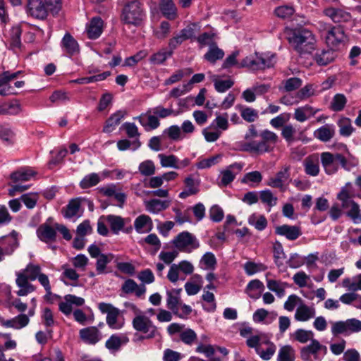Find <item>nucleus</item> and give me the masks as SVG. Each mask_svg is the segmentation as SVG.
<instances>
[{
	"label": "nucleus",
	"instance_id": "6",
	"mask_svg": "<svg viewBox=\"0 0 361 361\" xmlns=\"http://www.w3.org/2000/svg\"><path fill=\"white\" fill-rule=\"evenodd\" d=\"M275 63V55L264 57L257 54L255 58L245 57L242 60L240 65L243 67H247L252 70H262L273 67Z\"/></svg>",
	"mask_w": 361,
	"mask_h": 361
},
{
	"label": "nucleus",
	"instance_id": "41",
	"mask_svg": "<svg viewBox=\"0 0 361 361\" xmlns=\"http://www.w3.org/2000/svg\"><path fill=\"white\" fill-rule=\"evenodd\" d=\"M248 223L258 231H263L267 226V220L264 215L252 214L248 218Z\"/></svg>",
	"mask_w": 361,
	"mask_h": 361
},
{
	"label": "nucleus",
	"instance_id": "51",
	"mask_svg": "<svg viewBox=\"0 0 361 361\" xmlns=\"http://www.w3.org/2000/svg\"><path fill=\"white\" fill-rule=\"evenodd\" d=\"M283 89L285 92H292L298 90L302 85V80L297 77L290 78L282 82Z\"/></svg>",
	"mask_w": 361,
	"mask_h": 361
},
{
	"label": "nucleus",
	"instance_id": "24",
	"mask_svg": "<svg viewBox=\"0 0 361 361\" xmlns=\"http://www.w3.org/2000/svg\"><path fill=\"white\" fill-rule=\"evenodd\" d=\"M182 288H173L171 290H167L166 292V305L167 307L171 310L173 314H177L178 310V305L180 304V292Z\"/></svg>",
	"mask_w": 361,
	"mask_h": 361
},
{
	"label": "nucleus",
	"instance_id": "43",
	"mask_svg": "<svg viewBox=\"0 0 361 361\" xmlns=\"http://www.w3.org/2000/svg\"><path fill=\"white\" fill-rule=\"evenodd\" d=\"M101 179L96 173H91L86 175L80 182L79 185L82 189H87L97 185Z\"/></svg>",
	"mask_w": 361,
	"mask_h": 361
},
{
	"label": "nucleus",
	"instance_id": "22",
	"mask_svg": "<svg viewBox=\"0 0 361 361\" xmlns=\"http://www.w3.org/2000/svg\"><path fill=\"white\" fill-rule=\"evenodd\" d=\"M121 291L126 294L135 293V296L140 298L146 292V287L144 284L138 285L133 279H128L122 284Z\"/></svg>",
	"mask_w": 361,
	"mask_h": 361
},
{
	"label": "nucleus",
	"instance_id": "44",
	"mask_svg": "<svg viewBox=\"0 0 361 361\" xmlns=\"http://www.w3.org/2000/svg\"><path fill=\"white\" fill-rule=\"evenodd\" d=\"M274 259L276 265L280 268L283 265V260L286 258L282 244L276 241L273 245Z\"/></svg>",
	"mask_w": 361,
	"mask_h": 361
},
{
	"label": "nucleus",
	"instance_id": "46",
	"mask_svg": "<svg viewBox=\"0 0 361 361\" xmlns=\"http://www.w3.org/2000/svg\"><path fill=\"white\" fill-rule=\"evenodd\" d=\"M114 257L113 254H102L98 257L96 263V271L98 274L105 273V269L108 263H109Z\"/></svg>",
	"mask_w": 361,
	"mask_h": 361
},
{
	"label": "nucleus",
	"instance_id": "50",
	"mask_svg": "<svg viewBox=\"0 0 361 361\" xmlns=\"http://www.w3.org/2000/svg\"><path fill=\"white\" fill-rule=\"evenodd\" d=\"M295 340L301 343H306L309 341L314 340V333L312 331H307L302 329H297L293 334Z\"/></svg>",
	"mask_w": 361,
	"mask_h": 361
},
{
	"label": "nucleus",
	"instance_id": "37",
	"mask_svg": "<svg viewBox=\"0 0 361 361\" xmlns=\"http://www.w3.org/2000/svg\"><path fill=\"white\" fill-rule=\"evenodd\" d=\"M172 54V50L164 48L152 54L149 58V61L154 65H160L164 63Z\"/></svg>",
	"mask_w": 361,
	"mask_h": 361
},
{
	"label": "nucleus",
	"instance_id": "49",
	"mask_svg": "<svg viewBox=\"0 0 361 361\" xmlns=\"http://www.w3.org/2000/svg\"><path fill=\"white\" fill-rule=\"evenodd\" d=\"M295 359V352L290 345H284L281 347L278 354V361H293Z\"/></svg>",
	"mask_w": 361,
	"mask_h": 361
},
{
	"label": "nucleus",
	"instance_id": "54",
	"mask_svg": "<svg viewBox=\"0 0 361 361\" xmlns=\"http://www.w3.org/2000/svg\"><path fill=\"white\" fill-rule=\"evenodd\" d=\"M21 28L20 26L13 27L11 30V47L13 49H20L21 47V42H20V36H21Z\"/></svg>",
	"mask_w": 361,
	"mask_h": 361
},
{
	"label": "nucleus",
	"instance_id": "38",
	"mask_svg": "<svg viewBox=\"0 0 361 361\" xmlns=\"http://www.w3.org/2000/svg\"><path fill=\"white\" fill-rule=\"evenodd\" d=\"M224 56V51L218 47L217 44L209 47L207 52L204 54L205 60L211 63H215L217 60L222 59Z\"/></svg>",
	"mask_w": 361,
	"mask_h": 361
},
{
	"label": "nucleus",
	"instance_id": "39",
	"mask_svg": "<svg viewBox=\"0 0 361 361\" xmlns=\"http://www.w3.org/2000/svg\"><path fill=\"white\" fill-rule=\"evenodd\" d=\"M216 34L213 32H205L200 34L197 37L196 41L200 45V47L208 46L209 47L216 44L215 41Z\"/></svg>",
	"mask_w": 361,
	"mask_h": 361
},
{
	"label": "nucleus",
	"instance_id": "19",
	"mask_svg": "<svg viewBox=\"0 0 361 361\" xmlns=\"http://www.w3.org/2000/svg\"><path fill=\"white\" fill-rule=\"evenodd\" d=\"M183 183L185 188L178 195L180 199H185L199 192L200 181L197 179H195L192 175L187 176L184 179Z\"/></svg>",
	"mask_w": 361,
	"mask_h": 361
},
{
	"label": "nucleus",
	"instance_id": "27",
	"mask_svg": "<svg viewBox=\"0 0 361 361\" xmlns=\"http://www.w3.org/2000/svg\"><path fill=\"white\" fill-rule=\"evenodd\" d=\"M319 109H315L312 106L306 104L303 106L295 109L294 118L299 122H304L312 116H314Z\"/></svg>",
	"mask_w": 361,
	"mask_h": 361
},
{
	"label": "nucleus",
	"instance_id": "21",
	"mask_svg": "<svg viewBox=\"0 0 361 361\" xmlns=\"http://www.w3.org/2000/svg\"><path fill=\"white\" fill-rule=\"evenodd\" d=\"M324 13L334 23H346L349 22L352 18V16L349 12L338 8H326L324 10Z\"/></svg>",
	"mask_w": 361,
	"mask_h": 361
},
{
	"label": "nucleus",
	"instance_id": "20",
	"mask_svg": "<svg viewBox=\"0 0 361 361\" xmlns=\"http://www.w3.org/2000/svg\"><path fill=\"white\" fill-rule=\"evenodd\" d=\"M336 57V50L329 47L327 49L317 51L313 59L317 65L324 66L333 62Z\"/></svg>",
	"mask_w": 361,
	"mask_h": 361
},
{
	"label": "nucleus",
	"instance_id": "40",
	"mask_svg": "<svg viewBox=\"0 0 361 361\" xmlns=\"http://www.w3.org/2000/svg\"><path fill=\"white\" fill-rule=\"evenodd\" d=\"M339 133L341 136L349 137L355 131L351 120L349 118L343 117L338 121Z\"/></svg>",
	"mask_w": 361,
	"mask_h": 361
},
{
	"label": "nucleus",
	"instance_id": "10",
	"mask_svg": "<svg viewBox=\"0 0 361 361\" xmlns=\"http://www.w3.org/2000/svg\"><path fill=\"white\" fill-rule=\"evenodd\" d=\"M81 341L88 345H95L102 338V334L96 326H88L81 329L79 331Z\"/></svg>",
	"mask_w": 361,
	"mask_h": 361
},
{
	"label": "nucleus",
	"instance_id": "63",
	"mask_svg": "<svg viewBox=\"0 0 361 361\" xmlns=\"http://www.w3.org/2000/svg\"><path fill=\"white\" fill-rule=\"evenodd\" d=\"M158 157L160 159V164L162 167H171L176 169V165L178 162V157L174 154L165 155L159 154Z\"/></svg>",
	"mask_w": 361,
	"mask_h": 361
},
{
	"label": "nucleus",
	"instance_id": "57",
	"mask_svg": "<svg viewBox=\"0 0 361 361\" xmlns=\"http://www.w3.org/2000/svg\"><path fill=\"white\" fill-rule=\"evenodd\" d=\"M245 273L249 275H253L257 272L263 271L267 269V267L262 263H255L253 262H247L244 264Z\"/></svg>",
	"mask_w": 361,
	"mask_h": 361
},
{
	"label": "nucleus",
	"instance_id": "15",
	"mask_svg": "<svg viewBox=\"0 0 361 361\" xmlns=\"http://www.w3.org/2000/svg\"><path fill=\"white\" fill-rule=\"evenodd\" d=\"M244 164L243 163L235 162L221 172V185L226 186L233 181L237 174L243 169Z\"/></svg>",
	"mask_w": 361,
	"mask_h": 361
},
{
	"label": "nucleus",
	"instance_id": "4",
	"mask_svg": "<svg viewBox=\"0 0 361 361\" xmlns=\"http://www.w3.org/2000/svg\"><path fill=\"white\" fill-rule=\"evenodd\" d=\"M324 38L327 46L335 50L344 47L348 41L343 27L341 25H324Z\"/></svg>",
	"mask_w": 361,
	"mask_h": 361
},
{
	"label": "nucleus",
	"instance_id": "34",
	"mask_svg": "<svg viewBox=\"0 0 361 361\" xmlns=\"http://www.w3.org/2000/svg\"><path fill=\"white\" fill-rule=\"evenodd\" d=\"M146 209L148 212L157 214L161 211L165 210L169 207V201L160 200L159 199H152L145 203Z\"/></svg>",
	"mask_w": 361,
	"mask_h": 361
},
{
	"label": "nucleus",
	"instance_id": "62",
	"mask_svg": "<svg viewBox=\"0 0 361 361\" xmlns=\"http://www.w3.org/2000/svg\"><path fill=\"white\" fill-rule=\"evenodd\" d=\"M347 102L345 97L342 94H336L331 102V109L334 111H342Z\"/></svg>",
	"mask_w": 361,
	"mask_h": 361
},
{
	"label": "nucleus",
	"instance_id": "52",
	"mask_svg": "<svg viewBox=\"0 0 361 361\" xmlns=\"http://www.w3.org/2000/svg\"><path fill=\"white\" fill-rule=\"evenodd\" d=\"M138 170L141 175L151 176L155 173L156 168L152 160H145L140 164Z\"/></svg>",
	"mask_w": 361,
	"mask_h": 361
},
{
	"label": "nucleus",
	"instance_id": "14",
	"mask_svg": "<svg viewBox=\"0 0 361 361\" xmlns=\"http://www.w3.org/2000/svg\"><path fill=\"white\" fill-rule=\"evenodd\" d=\"M300 357L304 361H321L322 357L319 355L318 341L312 340V342L300 349Z\"/></svg>",
	"mask_w": 361,
	"mask_h": 361
},
{
	"label": "nucleus",
	"instance_id": "60",
	"mask_svg": "<svg viewBox=\"0 0 361 361\" xmlns=\"http://www.w3.org/2000/svg\"><path fill=\"white\" fill-rule=\"evenodd\" d=\"M240 116L247 122L252 123L259 118L258 111L250 107H241Z\"/></svg>",
	"mask_w": 361,
	"mask_h": 361
},
{
	"label": "nucleus",
	"instance_id": "56",
	"mask_svg": "<svg viewBox=\"0 0 361 361\" xmlns=\"http://www.w3.org/2000/svg\"><path fill=\"white\" fill-rule=\"evenodd\" d=\"M305 173L312 176H316L319 173V166L318 160H313L311 158H307L305 162Z\"/></svg>",
	"mask_w": 361,
	"mask_h": 361
},
{
	"label": "nucleus",
	"instance_id": "5",
	"mask_svg": "<svg viewBox=\"0 0 361 361\" xmlns=\"http://www.w3.org/2000/svg\"><path fill=\"white\" fill-rule=\"evenodd\" d=\"M172 243L179 251L184 252H191L200 247L197 238L188 231L178 233Z\"/></svg>",
	"mask_w": 361,
	"mask_h": 361
},
{
	"label": "nucleus",
	"instance_id": "48",
	"mask_svg": "<svg viewBox=\"0 0 361 361\" xmlns=\"http://www.w3.org/2000/svg\"><path fill=\"white\" fill-rule=\"evenodd\" d=\"M40 271L41 267L39 265L30 263L24 269V276L26 277V279L35 281L41 274Z\"/></svg>",
	"mask_w": 361,
	"mask_h": 361
},
{
	"label": "nucleus",
	"instance_id": "32",
	"mask_svg": "<svg viewBox=\"0 0 361 361\" xmlns=\"http://www.w3.org/2000/svg\"><path fill=\"white\" fill-rule=\"evenodd\" d=\"M80 201L78 198L72 199L69 201L66 207L61 210L63 217L66 219H71L78 215L80 209Z\"/></svg>",
	"mask_w": 361,
	"mask_h": 361
},
{
	"label": "nucleus",
	"instance_id": "8",
	"mask_svg": "<svg viewBox=\"0 0 361 361\" xmlns=\"http://www.w3.org/2000/svg\"><path fill=\"white\" fill-rule=\"evenodd\" d=\"M98 309L102 313H106V323L111 329H117L121 326L117 323L118 317L119 315V310L110 303L99 302Z\"/></svg>",
	"mask_w": 361,
	"mask_h": 361
},
{
	"label": "nucleus",
	"instance_id": "35",
	"mask_svg": "<svg viewBox=\"0 0 361 361\" xmlns=\"http://www.w3.org/2000/svg\"><path fill=\"white\" fill-rule=\"evenodd\" d=\"M267 286L271 291L274 292L279 298H282L285 295V289L288 287L289 285L286 282L268 279L267 281Z\"/></svg>",
	"mask_w": 361,
	"mask_h": 361
},
{
	"label": "nucleus",
	"instance_id": "33",
	"mask_svg": "<svg viewBox=\"0 0 361 361\" xmlns=\"http://www.w3.org/2000/svg\"><path fill=\"white\" fill-rule=\"evenodd\" d=\"M315 316V310L305 305L299 306L295 312V318L298 321L305 322Z\"/></svg>",
	"mask_w": 361,
	"mask_h": 361
},
{
	"label": "nucleus",
	"instance_id": "29",
	"mask_svg": "<svg viewBox=\"0 0 361 361\" xmlns=\"http://www.w3.org/2000/svg\"><path fill=\"white\" fill-rule=\"evenodd\" d=\"M125 115L126 112L121 110L117 111L114 114H111L105 122V125L103 128V132L106 133L112 132L121 123Z\"/></svg>",
	"mask_w": 361,
	"mask_h": 361
},
{
	"label": "nucleus",
	"instance_id": "59",
	"mask_svg": "<svg viewBox=\"0 0 361 361\" xmlns=\"http://www.w3.org/2000/svg\"><path fill=\"white\" fill-rule=\"evenodd\" d=\"M314 94V90L313 88V85L312 84H307L302 88H301L295 95V98L297 100L295 101V103L299 102L300 101L305 100L306 99H308L311 96Z\"/></svg>",
	"mask_w": 361,
	"mask_h": 361
},
{
	"label": "nucleus",
	"instance_id": "17",
	"mask_svg": "<svg viewBox=\"0 0 361 361\" xmlns=\"http://www.w3.org/2000/svg\"><path fill=\"white\" fill-rule=\"evenodd\" d=\"M104 29V21L99 17H93L86 25L87 37L90 39L99 38Z\"/></svg>",
	"mask_w": 361,
	"mask_h": 361
},
{
	"label": "nucleus",
	"instance_id": "42",
	"mask_svg": "<svg viewBox=\"0 0 361 361\" xmlns=\"http://www.w3.org/2000/svg\"><path fill=\"white\" fill-rule=\"evenodd\" d=\"M128 341L126 337H120L116 334L112 335L105 343V346L110 350H118L122 344L126 343Z\"/></svg>",
	"mask_w": 361,
	"mask_h": 361
},
{
	"label": "nucleus",
	"instance_id": "16",
	"mask_svg": "<svg viewBox=\"0 0 361 361\" xmlns=\"http://www.w3.org/2000/svg\"><path fill=\"white\" fill-rule=\"evenodd\" d=\"M20 72L9 73V72H4L0 75V94L2 96H7L10 94H17L14 90V87L11 85V82L16 78V75Z\"/></svg>",
	"mask_w": 361,
	"mask_h": 361
},
{
	"label": "nucleus",
	"instance_id": "31",
	"mask_svg": "<svg viewBox=\"0 0 361 361\" xmlns=\"http://www.w3.org/2000/svg\"><path fill=\"white\" fill-rule=\"evenodd\" d=\"M11 188L8 190L10 196H15L17 192H23V172L18 171L11 175Z\"/></svg>",
	"mask_w": 361,
	"mask_h": 361
},
{
	"label": "nucleus",
	"instance_id": "18",
	"mask_svg": "<svg viewBox=\"0 0 361 361\" xmlns=\"http://www.w3.org/2000/svg\"><path fill=\"white\" fill-rule=\"evenodd\" d=\"M289 170V166H284L276 173L274 177L269 178L267 185L271 188H279L283 192L285 190L284 182L290 178Z\"/></svg>",
	"mask_w": 361,
	"mask_h": 361
},
{
	"label": "nucleus",
	"instance_id": "53",
	"mask_svg": "<svg viewBox=\"0 0 361 361\" xmlns=\"http://www.w3.org/2000/svg\"><path fill=\"white\" fill-rule=\"evenodd\" d=\"M141 146L139 139L130 141L127 139L120 140L117 142V147L120 151L128 149L130 147L133 151L137 150Z\"/></svg>",
	"mask_w": 361,
	"mask_h": 361
},
{
	"label": "nucleus",
	"instance_id": "61",
	"mask_svg": "<svg viewBox=\"0 0 361 361\" xmlns=\"http://www.w3.org/2000/svg\"><path fill=\"white\" fill-rule=\"evenodd\" d=\"M0 138L8 145L13 142L14 133L8 125L0 126Z\"/></svg>",
	"mask_w": 361,
	"mask_h": 361
},
{
	"label": "nucleus",
	"instance_id": "28",
	"mask_svg": "<svg viewBox=\"0 0 361 361\" xmlns=\"http://www.w3.org/2000/svg\"><path fill=\"white\" fill-rule=\"evenodd\" d=\"M314 135L320 141L329 142L335 135V128L333 125L326 124L316 130Z\"/></svg>",
	"mask_w": 361,
	"mask_h": 361
},
{
	"label": "nucleus",
	"instance_id": "1",
	"mask_svg": "<svg viewBox=\"0 0 361 361\" xmlns=\"http://www.w3.org/2000/svg\"><path fill=\"white\" fill-rule=\"evenodd\" d=\"M288 40L293 49L300 55L312 54L316 49L315 35L311 30L303 27L291 29Z\"/></svg>",
	"mask_w": 361,
	"mask_h": 361
},
{
	"label": "nucleus",
	"instance_id": "9",
	"mask_svg": "<svg viewBox=\"0 0 361 361\" xmlns=\"http://www.w3.org/2000/svg\"><path fill=\"white\" fill-rule=\"evenodd\" d=\"M63 51L69 57L80 54V46L77 40L69 32H66L61 41Z\"/></svg>",
	"mask_w": 361,
	"mask_h": 361
},
{
	"label": "nucleus",
	"instance_id": "30",
	"mask_svg": "<svg viewBox=\"0 0 361 361\" xmlns=\"http://www.w3.org/2000/svg\"><path fill=\"white\" fill-rule=\"evenodd\" d=\"M277 317V313L275 312H269L264 308L257 309L253 314V321L256 323L264 322L269 324L274 321Z\"/></svg>",
	"mask_w": 361,
	"mask_h": 361
},
{
	"label": "nucleus",
	"instance_id": "23",
	"mask_svg": "<svg viewBox=\"0 0 361 361\" xmlns=\"http://www.w3.org/2000/svg\"><path fill=\"white\" fill-rule=\"evenodd\" d=\"M105 219L111 232L115 235H118L123 229L126 222L130 221L129 219H124L121 216L113 214L106 215Z\"/></svg>",
	"mask_w": 361,
	"mask_h": 361
},
{
	"label": "nucleus",
	"instance_id": "12",
	"mask_svg": "<svg viewBox=\"0 0 361 361\" xmlns=\"http://www.w3.org/2000/svg\"><path fill=\"white\" fill-rule=\"evenodd\" d=\"M276 235L285 237L288 240H295L302 235L301 228L299 226L283 224L275 227Z\"/></svg>",
	"mask_w": 361,
	"mask_h": 361
},
{
	"label": "nucleus",
	"instance_id": "26",
	"mask_svg": "<svg viewBox=\"0 0 361 361\" xmlns=\"http://www.w3.org/2000/svg\"><path fill=\"white\" fill-rule=\"evenodd\" d=\"M135 231L139 233H146L152 229V219L145 214L138 216L134 221Z\"/></svg>",
	"mask_w": 361,
	"mask_h": 361
},
{
	"label": "nucleus",
	"instance_id": "45",
	"mask_svg": "<svg viewBox=\"0 0 361 361\" xmlns=\"http://www.w3.org/2000/svg\"><path fill=\"white\" fill-rule=\"evenodd\" d=\"M200 31V25L198 23H190L180 32L186 39H195L196 35Z\"/></svg>",
	"mask_w": 361,
	"mask_h": 361
},
{
	"label": "nucleus",
	"instance_id": "58",
	"mask_svg": "<svg viewBox=\"0 0 361 361\" xmlns=\"http://www.w3.org/2000/svg\"><path fill=\"white\" fill-rule=\"evenodd\" d=\"M0 323L5 327L21 329L23 327V313L21 312L16 317L8 320L0 317Z\"/></svg>",
	"mask_w": 361,
	"mask_h": 361
},
{
	"label": "nucleus",
	"instance_id": "2",
	"mask_svg": "<svg viewBox=\"0 0 361 361\" xmlns=\"http://www.w3.org/2000/svg\"><path fill=\"white\" fill-rule=\"evenodd\" d=\"M320 159L322 166L328 175L336 173L338 171L339 166L349 171L358 164L357 159L355 158L348 159L341 153L324 152L321 153Z\"/></svg>",
	"mask_w": 361,
	"mask_h": 361
},
{
	"label": "nucleus",
	"instance_id": "55",
	"mask_svg": "<svg viewBox=\"0 0 361 361\" xmlns=\"http://www.w3.org/2000/svg\"><path fill=\"white\" fill-rule=\"evenodd\" d=\"M295 13V8L292 6L283 5L278 6L274 10V14L282 19L290 18Z\"/></svg>",
	"mask_w": 361,
	"mask_h": 361
},
{
	"label": "nucleus",
	"instance_id": "64",
	"mask_svg": "<svg viewBox=\"0 0 361 361\" xmlns=\"http://www.w3.org/2000/svg\"><path fill=\"white\" fill-rule=\"evenodd\" d=\"M295 133L296 130L291 124L285 125L282 128L281 135L288 144H291L296 140Z\"/></svg>",
	"mask_w": 361,
	"mask_h": 361
},
{
	"label": "nucleus",
	"instance_id": "7",
	"mask_svg": "<svg viewBox=\"0 0 361 361\" xmlns=\"http://www.w3.org/2000/svg\"><path fill=\"white\" fill-rule=\"evenodd\" d=\"M53 219L49 217L47 221L41 224L37 229V237L46 243L55 242L56 240V229L54 224L51 226Z\"/></svg>",
	"mask_w": 361,
	"mask_h": 361
},
{
	"label": "nucleus",
	"instance_id": "11",
	"mask_svg": "<svg viewBox=\"0 0 361 361\" xmlns=\"http://www.w3.org/2000/svg\"><path fill=\"white\" fill-rule=\"evenodd\" d=\"M26 13L37 19L43 20L47 17V10L42 0H27Z\"/></svg>",
	"mask_w": 361,
	"mask_h": 361
},
{
	"label": "nucleus",
	"instance_id": "13",
	"mask_svg": "<svg viewBox=\"0 0 361 361\" xmlns=\"http://www.w3.org/2000/svg\"><path fill=\"white\" fill-rule=\"evenodd\" d=\"M18 246L17 233L13 231L11 235L5 236L0 240V261L4 255H10Z\"/></svg>",
	"mask_w": 361,
	"mask_h": 361
},
{
	"label": "nucleus",
	"instance_id": "3",
	"mask_svg": "<svg viewBox=\"0 0 361 361\" xmlns=\"http://www.w3.org/2000/svg\"><path fill=\"white\" fill-rule=\"evenodd\" d=\"M145 16V9L140 1L132 0L124 4L121 19L125 24L139 26L142 23Z\"/></svg>",
	"mask_w": 361,
	"mask_h": 361
},
{
	"label": "nucleus",
	"instance_id": "47",
	"mask_svg": "<svg viewBox=\"0 0 361 361\" xmlns=\"http://www.w3.org/2000/svg\"><path fill=\"white\" fill-rule=\"evenodd\" d=\"M20 111V105L17 101L0 105V115L16 114Z\"/></svg>",
	"mask_w": 361,
	"mask_h": 361
},
{
	"label": "nucleus",
	"instance_id": "25",
	"mask_svg": "<svg viewBox=\"0 0 361 361\" xmlns=\"http://www.w3.org/2000/svg\"><path fill=\"white\" fill-rule=\"evenodd\" d=\"M159 9L168 20H173L178 16L177 8L172 0H159Z\"/></svg>",
	"mask_w": 361,
	"mask_h": 361
},
{
	"label": "nucleus",
	"instance_id": "36",
	"mask_svg": "<svg viewBox=\"0 0 361 361\" xmlns=\"http://www.w3.org/2000/svg\"><path fill=\"white\" fill-rule=\"evenodd\" d=\"M262 343L263 345H267L266 349H264L262 345L259 349H257L256 353L259 355V357L262 360H269L272 357V356L275 353L276 346L274 343L271 342L268 339H265L264 341H262Z\"/></svg>",
	"mask_w": 361,
	"mask_h": 361
}]
</instances>
